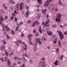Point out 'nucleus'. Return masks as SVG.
<instances>
[{
	"instance_id": "1",
	"label": "nucleus",
	"mask_w": 67,
	"mask_h": 67,
	"mask_svg": "<svg viewBox=\"0 0 67 67\" xmlns=\"http://www.w3.org/2000/svg\"><path fill=\"white\" fill-rule=\"evenodd\" d=\"M58 32L59 34V36L60 37V40H62L64 38V35H63L62 32L60 31H58Z\"/></svg>"
},
{
	"instance_id": "2",
	"label": "nucleus",
	"mask_w": 67,
	"mask_h": 67,
	"mask_svg": "<svg viewBox=\"0 0 67 67\" xmlns=\"http://www.w3.org/2000/svg\"><path fill=\"white\" fill-rule=\"evenodd\" d=\"M8 17L7 16H5L4 19H3V18L1 17L0 18V21L1 22H3V21H4V20H5V19L6 20V21H7V20H8Z\"/></svg>"
},
{
	"instance_id": "3",
	"label": "nucleus",
	"mask_w": 67,
	"mask_h": 67,
	"mask_svg": "<svg viewBox=\"0 0 67 67\" xmlns=\"http://www.w3.org/2000/svg\"><path fill=\"white\" fill-rule=\"evenodd\" d=\"M39 67H45V64L43 62H41L39 64Z\"/></svg>"
},
{
	"instance_id": "4",
	"label": "nucleus",
	"mask_w": 67,
	"mask_h": 67,
	"mask_svg": "<svg viewBox=\"0 0 67 67\" xmlns=\"http://www.w3.org/2000/svg\"><path fill=\"white\" fill-rule=\"evenodd\" d=\"M23 44L25 46V48H24V47L22 46V50L23 51V50H26L27 49V45L26 44H25V43L23 42Z\"/></svg>"
},
{
	"instance_id": "5",
	"label": "nucleus",
	"mask_w": 67,
	"mask_h": 67,
	"mask_svg": "<svg viewBox=\"0 0 67 67\" xmlns=\"http://www.w3.org/2000/svg\"><path fill=\"white\" fill-rule=\"evenodd\" d=\"M49 4V1H47L44 4V6L45 7H47L48 5Z\"/></svg>"
},
{
	"instance_id": "6",
	"label": "nucleus",
	"mask_w": 67,
	"mask_h": 67,
	"mask_svg": "<svg viewBox=\"0 0 67 67\" xmlns=\"http://www.w3.org/2000/svg\"><path fill=\"white\" fill-rule=\"evenodd\" d=\"M18 43H21V44H23L22 41H20L19 40H18V41H16L14 42V43H16V45H17V46H19V44Z\"/></svg>"
},
{
	"instance_id": "7",
	"label": "nucleus",
	"mask_w": 67,
	"mask_h": 67,
	"mask_svg": "<svg viewBox=\"0 0 67 67\" xmlns=\"http://www.w3.org/2000/svg\"><path fill=\"white\" fill-rule=\"evenodd\" d=\"M10 64H11L10 60V59H8L7 61V65L8 66V67H11V65H10Z\"/></svg>"
},
{
	"instance_id": "8",
	"label": "nucleus",
	"mask_w": 67,
	"mask_h": 67,
	"mask_svg": "<svg viewBox=\"0 0 67 67\" xmlns=\"http://www.w3.org/2000/svg\"><path fill=\"white\" fill-rule=\"evenodd\" d=\"M29 14L30 11H29L28 10L26 13L25 15L26 16V18H28Z\"/></svg>"
},
{
	"instance_id": "9",
	"label": "nucleus",
	"mask_w": 67,
	"mask_h": 67,
	"mask_svg": "<svg viewBox=\"0 0 67 67\" xmlns=\"http://www.w3.org/2000/svg\"><path fill=\"white\" fill-rule=\"evenodd\" d=\"M50 22V20L48 19H47V20L46 22V23L45 24V25H47V26H49V22Z\"/></svg>"
},
{
	"instance_id": "10",
	"label": "nucleus",
	"mask_w": 67,
	"mask_h": 67,
	"mask_svg": "<svg viewBox=\"0 0 67 67\" xmlns=\"http://www.w3.org/2000/svg\"><path fill=\"white\" fill-rule=\"evenodd\" d=\"M47 33L48 35H49V36H51V35H52V33L51 31H47Z\"/></svg>"
},
{
	"instance_id": "11",
	"label": "nucleus",
	"mask_w": 67,
	"mask_h": 67,
	"mask_svg": "<svg viewBox=\"0 0 67 67\" xmlns=\"http://www.w3.org/2000/svg\"><path fill=\"white\" fill-rule=\"evenodd\" d=\"M58 44V46L60 47V48H61V47H62V44H61V43H60V40H59Z\"/></svg>"
},
{
	"instance_id": "12",
	"label": "nucleus",
	"mask_w": 67,
	"mask_h": 67,
	"mask_svg": "<svg viewBox=\"0 0 67 67\" xmlns=\"http://www.w3.org/2000/svg\"><path fill=\"white\" fill-rule=\"evenodd\" d=\"M5 29H7V31H8L10 30V28L8 27V26L5 25Z\"/></svg>"
},
{
	"instance_id": "13",
	"label": "nucleus",
	"mask_w": 67,
	"mask_h": 67,
	"mask_svg": "<svg viewBox=\"0 0 67 67\" xmlns=\"http://www.w3.org/2000/svg\"><path fill=\"white\" fill-rule=\"evenodd\" d=\"M23 57H26L28 58V57L27 55V53H24L22 55Z\"/></svg>"
},
{
	"instance_id": "14",
	"label": "nucleus",
	"mask_w": 67,
	"mask_h": 67,
	"mask_svg": "<svg viewBox=\"0 0 67 67\" xmlns=\"http://www.w3.org/2000/svg\"><path fill=\"white\" fill-rule=\"evenodd\" d=\"M58 18H61L62 17V15L60 14V13H58L57 14V16Z\"/></svg>"
},
{
	"instance_id": "15",
	"label": "nucleus",
	"mask_w": 67,
	"mask_h": 67,
	"mask_svg": "<svg viewBox=\"0 0 67 67\" xmlns=\"http://www.w3.org/2000/svg\"><path fill=\"white\" fill-rule=\"evenodd\" d=\"M39 31L40 33H42V28H41V26L39 27Z\"/></svg>"
},
{
	"instance_id": "16",
	"label": "nucleus",
	"mask_w": 67,
	"mask_h": 67,
	"mask_svg": "<svg viewBox=\"0 0 67 67\" xmlns=\"http://www.w3.org/2000/svg\"><path fill=\"white\" fill-rule=\"evenodd\" d=\"M5 49V47L3 46H2L1 48V51H4Z\"/></svg>"
},
{
	"instance_id": "17",
	"label": "nucleus",
	"mask_w": 67,
	"mask_h": 67,
	"mask_svg": "<svg viewBox=\"0 0 67 67\" xmlns=\"http://www.w3.org/2000/svg\"><path fill=\"white\" fill-rule=\"evenodd\" d=\"M39 41H40V38H36L35 40V43H38Z\"/></svg>"
},
{
	"instance_id": "18",
	"label": "nucleus",
	"mask_w": 67,
	"mask_h": 67,
	"mask_svg": "<svg viewBox=\"0 0 67 67\" xmlns=\"http://www.w3.org/2000/svg\"><path fill=\"white\" fill-rule=\"evenodd\" d=\"M46 10H47L46 9H45V10H44V9H42V13L43 14H45V13H46Z\"/></svg>"
},
{
	"instance_id": "19",
	"label": "nucleus",
	"mask_w": 67,
	"mask_h": 67,
	"mask_svg": "<svg viewBox=\"0 0 67 67\" xmlns=\"http://www.w3.org/2000/svg\"><path fill=\"white\" fill-rule=\"evenodd\" d=\"M9 2H12V4H15V2L13 0H11L9 1Z\"/></svg>"
},
{
	"instance_id": "20",
	"label": "nucleus",
	"mask_w": 67,
	"mask_h": 67,
	"mask_svg": "<svg viewBox=\"0 0 67 67\" xmlns=\"http://www.w3.org/2000/svg\"><path fill=\"white\" fill-rule=\"evenodd\" d=\"M56 22H60V20L59 18H56L55 20Z\"/></svg>"
},
{
	"instance_id": "21",
	"label": "nucleus",
	"mask_w": 67,
	"mask_h": 67,
	"mask_svg": "<svg viewBox=\"0 0 67 67\" xmlns=\"http://www.w3.org/2000/svg\"><path fill=\"white\" fill-rule=\"evenodd\" d=\"M37 2L39 4H41V2H42V0H37Z\"/></svg>"
},
{
	"instance_id": "22",
	"label": "nucleus",
	"mask_w": 67,
	"mask_h": 67,
	"mask_svg": "<svg viewBox=\"0 0 67 67\" xmlns=\"http://www.w3.org/2000/svg\"><path fill=\"white\" fill-rule=\"evenodd\" d=\"M25 8L26 9H27L28 10H29V9H30L29 8V7L27 6V5H26L25 6Z\"/></svg>"
},
{
	"instance_id": "23",
	"label": "nucleus",
	"mask_w": 67,
	"mask_h": 67,
	"mask_svg": "<svg viewBox=\"0 0 67 67\" xmlns=\"http://www.w3.org/2000/svg\"><path fill=\"white\" fill-rule=\"evenodd\" d=\"M19 4H17L15 5V7L17 9L19 8Z\"/></svg>"
},
{
	"instance_id": "24",
	"label": "nucleus",
	"mask_w": 67,
	"mask_h": 67,
	"mask_svg": "<svg viewBox=\"0 0 67 67\" xmlns=\"http://www.w3.org/2000/svg\"><path fill=\"white\" fill-rule=\"evenodd\" d=\"M2 42L3 43V44H4V45H6V43L5 41L4 40H2Z\"/></svg>"
},
{
	"instance_id": "25",
	"label": "nucleus",
	"mask_w": 67,
	"mask_h": 67,
	"mask_svg": "<svg viewBox=\"0 0 67 67\" xmlns=\"http://www.w3.org/2000/svg\"><path fill=\"white\" fill-rule=\"evenodd\" d=\"M6 37H7V38L8 40V39H10V37L9 36V35L8 34H6Z\"/></svg>"
},
{
	"instance_id": "26",
	"label": "nucleus",
	"mask_w": 67,
	"mask_h": 67,
	"mask_svg": "<svg viewBox=\"0 0 67 67\" xmlns=\"http://www.w3.org/2000/svg\"><path fill=\"white\" fill-rule=\"evenodd\" d=\"M32 35L31 34H29L28 35V37L29 38L30 37H31L32 36Z\"/></svg>"
},
{
	"instance_id": "27",
	"label": "nucleus",
	"mask_w": 67,
	"mask_h": 67,
	"mask_svg": "<svg viewBox=\"0 0 67 67\" xmlns=\"http://www.w3.org/2000/svg\"><path fill=\"white\" fill-rule=\"evenodd\" d=\"M60 57V59H61V60L63 59V57H64V55H62V56Z\"/></svg>"
},
{
	"instance_id": "28",
	"label": "nucleus",
	"mask_w": 67,
	"mask_h": 67,
	"mask_svg": "<svg viewBox=\"0 0 67 67\" xmlns=\"http://www.w3.org/2000/svg\"><path fill=\"white\" fill-rule=\"evenodd\" d=\"M41 41H45L46 40V39L45 38H41Z\"/></svg>"
},
{
	"instance_id": "29",
	"label": "nucleus",
	"mask_w": 67,
	"mask_h": 67,
	"mask_svg": "<svg viewBox=\"0 0 67 67\" xmlns=\"http://www.w3.org/2000/svg\"><path fill=\"white\" fill-rule=\"evenodd\" d=\"M4 58H5L4 61H5V62H6V61H7V60H8V57H4Z\"/></svg>"
},
{
	"instance_id": "30",
	"label": "nucleus",
	"mask_w": 67,
	"mask_h": 67,
	"mask_svg": "<svg viewBox=\"0 0 67 67\" xmlns=\"http://www.w3.org/2000/svg\"><path fill=\"white\" fill-rule=\"evenodd\" d=\"M29 43L31 45H33V43H32L31 41H29Z\"/></svg>"
},
{
	"instance_id": "31",
	"label": "nucleus",
	"mask_w": 67,
	"mask_h": 67,
	"mask_svg": "<svg viewBox=\"0 0 67 67\" xmlns=\"http://www.w3.org/2000/svg\"><path fill=\"white\" fill-rule=\"evenodd\" d=\"M5 55L6 56H8V55H9V53H8V52L6 51H5Z\"/></svg>"
},
{
	"instance_id": "32",
	"label": "nucleus",
	"mask_w": 67,
	"mask_h": 67,
	"mask_svg": "<svg viewBox=\"0 0 67 67\" xmlns=\"http://www.w3.org/2000/svg\"><path fill=\"white\" fill-rule=\"evenodd\" d=\"M38 43L39 45H41V44H42V42H41V40H40L39 41Z\"/></svg>"
},
{
	"instance_id": "33",
	"label": "nucleus",
	"mask_w": 67,
	"mask_h": 67,
	"mask_svg": "<svg viewBox=\"0 0 67 67\" xmlns=\"http://www.w3.org/2000/svg\"><path fill=\"white\" fill-rule=\"evenodd\" d=\"M32 21L31 20H29L27 21V23H31Z\"/></svg>"
},
{
	"instance_id": "34",
	"label": "nucleus",
	"mask_w": 67,
	"mask_h": 67,
	"mask_svg": "<svg viewBox=\"0 0 67 67\" xmlns=\"http://www.w3.org/2000/svg\"><path fill=\"white\" fill-rule=\"evenodd\" d=\"M17 20H18V19H17V18H16V17H15V22H17Z\"/></svg>"
},
{
	"instance_id": "35",
	"label": "nucleus",
	"mask_w": 67,
	"mask_h": 67,
	"mask_svg": "<svg viewBox=\"0 0 67 67\" xmlns=\"http://www.w3.org/2000/svg\"><path fill=\"white\" fill-rule=\"evenodd\" d=\"M23 5V4L22 3H21L20 4V7L22 6V5Z\"/></svg>"
},
{
	"instance_id": "36",
	"label": "nucleus",
	"mask_w": 67,
	"mask_h": 67,
	"mask_svg": "<svg viewBox=\"0 0 67 67\" xmlns=\"http://www.w3.org/2000/svg\"><path fill=\"white\" fill-rule=\"evenodd\" d=\"M59 4L60 5H62V2H61V1H59Z\"/></svg>"
},
{
	"instance_id": "37",
	"label": "nucleus",
	"mask_w": 67,
	"mask_h": 67,
	"mask_svg": "<svg viewBox=\"0 0 67 67\" xmlns=\"http://www.w3.org/2000/svg\"><path fill=\"white\" fill-rule=\"evenodd\" d=\"M54 65H55V66H57L58 65V63H57L55 62H54Z\"/></svg>"
},
{
	"instance_id": "38",
	"label": "nucleus",
	"mask_w": 67,
	"mask_h": 67,
	"mask_svg": "<svg viewBox=\"0 0 67 67\" xmlns=\"http://www.w3.org/2000/svg\"><path fill=\"white\" fill-rule=\"evenodd\" d=\"M29 62L31 64H32V63H33V60H32V59L30 60H29Z\"/></svg>"
},
{
	"instance_id": "39",
	"label": "nucleus",
	"mask_w": 67,
	"mask_h": 67,
	"mask_svg": "<svg viewBox=\"0 0 67 67\" xmlns=\"http://www.w3.org/2000/svg\"><path fill=\"white\" fill-rule=\"evenodd\" d=\"M23 24V23L22 22H20V23H19V24H20V25H22Z\"/></svg>"
},
{
	"instance_id": "40",
	"label": "nucleus",
	"mask_w": 67,
	"mask_h": 67,
	"mask_svg": "<svg viewBox=\"0 0 67 67\" xmlns=\"http://www.w3.org/2000/svg\"><path fill=\"white\" fill-rule=\"evenodd\" d=\"M2 27H3V31H4V27L3 26V24L2 25Z\"/></svg>"
},
{
	"instance_id": "41",
	"label": "nucleus",
	"mask_w": 67,
	"mask_h": 67,
	"mask_svg": "<svg viewBox=\"0 0 67 67\" xmlns=\"http://www.w3.org/2000/svg\"><path fill=\"white\" fill-rule=\"evenodd\" d=\"M20 10H22L23 9V6H20Z\"/></svg>"
},
{
	"instance_id": "42",
	"label": "nucleus",
	"mask_w": 67,
	"mask_h": 67,
	"mask_svg": "<svg viewBox=\"0 0 67 67\" xmlns=\"http://www.w3.org/2000/svg\"><path fill=\"white\" fill-rule=\"evenodd\" d=\"M64 35H67V32L66 31H65L64 33Z\"/></svg>"
},
{
	"instance_id": "43",
	"label": "nucleus",
	"mask_w": 67,
	"mask_h": 67,
	"mask_svg": "<svg viewBox=\"0 0 67 67\" xmlns=\"http://www.w3.org/2000/svg\"><path fill=\"white\" fill-rule=\"evenodd\" d=\"M0 59L1 60L2 62H3V61L4 59L3 58H0Z\"/></svg>"
},
{
	"instance_id": "44",
	"label": "nucleus",
	"mask_w": 67,
	"mask_h": 67,
	"mask_svg": "<svg viewBox=\"0 0 67 67\" xmlns=\"http://www.w3.org/2000/svg\"><path fill=\"white\" fill-rule=\"evenodd\" d=\"M10 19L11 20H13V16H12L10 17Z\"/></svg>"
},
{
	"instance_id": "45",
	"label": "nucleus",
	"mask_w": 67,
	"mask_h": 67,
	"mask_svg": "<svg viewBox=\"0 0 67 67\" xmlns=\"http://www.w3.org/2000/svg\"><path fill=\"white\" fill-rule=\"evenodd\" d=\"M21 58H17V60H21Z\"/></svg>"
},
{
	"instance_id": "46",
	"label": "nucleus",
	"mask_w": 67,
	"mask_h": 67,
	"mask_svg": "<svg viewBox=\"0 0 67 67\" xmlns=\"http://www.w3.org/2000/svg\"><path fill=\"white\" fill-rule=\"evenodd\" d=\"M13 59H18V57H15L13 58Z\"/></svg>"
},
{
	"instance_id": "47",
	"label": "nucleus",
	"mask_w": 67,
	"mask_h": 67,
	"mask_svg": "<svg viewBox=\"0 0 67 67\" xmlns=\"http://www.w3.org/2000/svg\"><path fill=\"white\" fill-rule=\"evenodd\" d=\"M56 52L57 53H58L59 51V49L58 48H57L56 49Z\"/></svg>"
},
{
	"instance_id": "48",
	"label": "nucleus",
	"mask_w": 67,
	"mask_h": 67,
	"mask_svg": "<svg viewBox=\"0 0 67 67\" xmlns=\"http://www.w3.org/2000/svg\"><path fill=\"white\" fill-rule=\"evenodd\" d=\"M35 35H36V36H39L40 35L39 34L37 33V34H36Z\"/></svg>"
},
{
	"instance_id": "49",
	"label": "nucleus",
	"mask_w": 67,
	"mask_h": 67,
	"mask_svg": "<svg viewBox=\"0 0 67 67\" xmlns=\"http://www.w3.org/2000/svg\"><path fill=\"white\" fill-rule=\"evenodd\" d=\"M51 48V46H48V47H47V48L48 49H50Z\"/></svg>"
},
{
	"instance_id": "50",
	"label": "nucleus",
	"mask_w": 67,
	"mask_h": 67,
	"mask_svg": "<svg viewBox=\"0 0 67 67\" xmlns=\"http://www.w3.org/2000/svg\"><path fill=\"white\" fill-rule=\"evenodd\" d=\"M33 32L34 33H36V31L35 30V29H34L33 30Z\"/></svg>"
},
{
	"instance_id": "51",
	"label": "nucleus",
	"mask_w": 67,
	"mask_h": 67,
	"mask_svg": "<svg viewBox=\"0 0 67 67\" xmlns=\"http://www.w3.org/2000/svg\"><path fill=\"white\" fill-rule=\"evenodd\" d=\"M19 28V27H18L16 28V31H17L18 30V29Z\"/></svg>"
},
{
	"instance_id": "52",
	"label": "nucleus",
	"mask_w": 67,
	"mask_h": 67,
	"mask_svg": "<svg viewBox=\"0 0 67 67\" xmlns=\"http://www.w3.org/2000/svg\"><path fill=\"white\" fill-rule=\"evenodd\" d=\"M53 27H56V26L55 25H53Z\"/></svg>"
},
{
	"instance_id": "53",
	"label": "nucleus",
	"mask_w": 67,
	"mask_h": 67,
	"mask_svg": "<svg viewBox=\"0 0 67 67\" xmlns=\"http://www.w3.org/2000/svg\"><path fill=\"white\" fill-rule=\"evenodd\" d=\"M14 33V31H12V34H13Z\"/></svg>"
},
{
	"instance_id": "54",
	"label": "nucleus",
	"mask_w": 67,
	"mask_h": 67,
	"mask_svg": "<svg viewBox=\"0 0 67 67\" xmlns=\"http://www.w3.org/2000/svg\"><path fill=\"white\" fill-rule=\"evenodd\" d=\"M3 7H4L5 6V3H4L3 4Z\"/></svg>"
},
{
	"instance_id": "55",
	"label": "nucleus",
	"mask_w": 67,
	"mask_h": 67,
	"mask_svg": "<svg viewBox=\"0 0 67 67\" xmlns=\"http://www.w3.org/2000/svg\"><path fill=\"white\" fill-rule=\"evenodd\" d=\"M1 12H2V13H4V11H3V10H1Z\"/></svg>"
},
{
	"instance_id": "56",
	"label": "nucleus",
	"mask_w": 67,
	"mask_h": 67,
	"mask_svg": "<svg viewBox=\"0 0 67 67\" xmlns=\"http://www.w3.org/2000/svg\"><path fill=\"white\" fill-rule=\"evenodd\" d=\"M4 9H5V10H7V7L6 6L4 7Z\"/></svg>"
},
{
	"instance_id": "57",
	"label": "nucleus",
	"mask_w": 67,
	"mask_h": 67,
	"mask_svg": "<svg viewBox=\"0 0 67 67\" xmlns=\"http://www.w3.org/2000/svg\"><path fill=\"white\" fill-rule=\"evenodd\" d=\"M35 24L34 23L33 25H32V27H34L35 26Z\"/></svg>"
},
{
	"instance_id": "58",
	"label": "nucleus",
	"mask_w": 67,
	"mask_h": 67,
	"mask_svg": "<svg viewBox=\"0 0 67 67\" xmlns=\"http://www.w3.org/2000/svg\"><path fill=\"white\" fill-rule=\"evenodd\" d=\"M54 44H56L57 43V41H54Z\"/></svg>"
},
{
	"instance_id": "59",
	"label": "nucleus",
	"mask_w": 67,
	"mask_h": 67,
	"mask_svg": "<svg viewBox=\"0 0 67 67\" xmlns=\"http://www.w3.org/2000/svg\"><path fill=\"white\" fill-rule=\"evenodd\" d=\"M41 59L42 61H43V60H45V58H42Z\"/></svg>"
},
{
	"instance_id": "60",
	"label": "nucleus",
	"mask_w": 67,
	"mask_h": 67,
	"mask_svg": "<svg viewBox=\"0 0 67 67\" xmlns=\"http://www.w3.org/2000/svg\"><path fill=\"white\" fill-rule=\"evenodd\" d=\"M14 13H15V14H16V13H17V12H16V10H15L14 11Z\"/></svg>"
},
{
	"instance_id": "61",
	"label": "nucleus",
	"mask_w": 67,
	"mask_h": 67,
	"mask_svg": "<svg viewBox=\"0 0 67 67\" xmlns=\"http://www.w3.org/2000/svg\"><path fill=\"white\" fill-rule=\"evenodd\" d=\"M46 17L47 18H48V14H47L46 15Z\"/></svg>"
},
{
	"instance_id": "62",
	"label": "nucleus",
	"mask_w": 67,
	"mask_h": 67,
	"mask_svg": "<svg viewBox=\"0 0 67 67\" xmlns=\"http://www.w3.org/2000/svg\"><path fill=\"white\" fill-rule=\"evenodd\" d=\"M55 62L57 63H58V61L57 60L55 61Z\"/></svg>"
},
{
	"instance_id": "63",
	"label": "nucleus",
	"mask_w": 67,
	"mask_h": 67,
	"mask_svg": "<svg viewBox=\"0 0 67 67\" xmlns=\"http://www.w3.org/2000/svg\"><path fill=\"white\" fill-rule=\"evenodd\" d=\"M37 22V21H36L35 22V23H34V24H36V23Z\"/></svg>"
},
{
	"instance_id": "64",
	"label": "nucleus",
	"mask_w": 67,
	"mask_h": 67,
	"mask_svg": "<svg viewBox=\"0 0 67 67\" xmlns=\"http://www.w3.org/2000/svg\"><path fill=\"white\" fill-rule=\"evenodd\" d=\"M18 64H21V62H18L17 63Z\"/></svg>"
}]
</instances>
